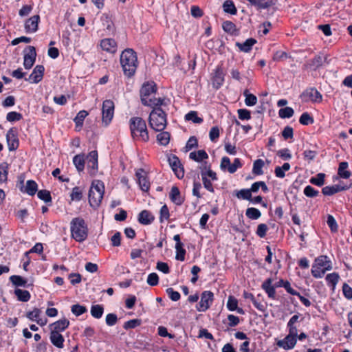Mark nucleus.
Masks as SVG:
<instances>
[{"label": "nucleus", "instance_id": "nucleus-11", "mask_svg": "<svg viewBox=\"0 0 352 352\" xmlns=\"http://www.w3.org/2000/svg\"><path fill=\"white\" fill-rule=\"evenodd\" d=\"M138 183L144 192H148L150 189V182L147 177V173L142 168L138 169L135 173Z\"/></svg>", "mask_w": 352, "mask_h": 352}, {"label": "nucleus", "instance_id": "nucleus-2", "mask_svg": "<svg viewBox=\"0 0 352 352\" xmlns=\"http://www.w3.org/2000/svg\"><path fill=\"white\" fill-rule=\"evenodd\" d=\"M120 63L124 75L133 76L138 65L136 52L131 48L124 50L120 55Z\"/></svg>", "mask_w": 352, "mask_h": 352}, {"label": "nucleus", "instance_id": "nucleus-10", "mask_svg": "<svg viewBox=\"0 0 352 352\" xmlns=\"http://www.w3.org/2000/svg\"><path fill=\"white\" fill-rule=\"evenodd\" d=\"M87 160L89 173L94 176L98 171V152L96 151H91L87 156Z\"/></svg>", "mask_w": 352, "mask_h": 352}, {"label": "nucleus", "instance_id": "nucleus-21", "mask_svg": "<svg viewBox=\"0 0 352 352\" xmlns=\"http://www.w3.org/2000/svg\"><path fill=\"white\" fill-rule=\"evenodd\" d=\"M154 219V216L146 210H142L138 215V221L142 225H149Z\"/></svg>", "mask_w": 352, "mask_h": 352}, {"label": "nucleus", "instance_id": "nucleus-28", "mask_svg": "<svg viewBox=\"0 0 352 352\" xmlns=\"http://www.w3.org/2000/svg\"><path fill=\"white\" fill-rule=\"evenodd\" d=\"M274 102H275V100L272 96H268L267 93L264 94L261 98V110H270Z\"/></svg>", "mask_w": 352, "mask_h": 352}, {"label": "nucleus", "instance_id": "nucleus-40", "mask_svg": "<svg viewBox=\"0 0 352 352\" xmlns=\"http://www.w3.org/2000/svg\"><path fill=\"white\" fill-rule=\"evenodd\" d=\"M223 11L230 14H236V8L232 1L227 0L223 4Z\"/></svg>", "mask_w": 352, "mask_h": 352}, {"label": "nucleus", "instance_id": "nucleus-9", "mask_svg": "<svg viewBox=\"0 0 352 352\" xmlns=\"http://www.w3.org/2000/svg\"><path fill=\"white\" fill-rule=\"evenodd\" d=\"M211 76L212 86L215 89H218L223 85L224 82L225 74L223 71L221 65H218L212 73Z\"/></svg>", "mask_w": 352, "mask_h": 352}, {"label": "nucleus", "instance_id": "nucleus-56", "mask_svg": "<svg viewBox=\"0 0 352 352\" xmlns=\"http://www.w3.org/2000/svg\"><path fill=\"white\" fill-rule=\"evenodd\" d=\"M114 111H102V121L105 126H107L113 117Z\"/></svg>", "mask_w": 352, "mask_h": 352}, {"label": "nucleus", "instance_id": "nucleus-48", "mask_svg": "<svg viewBox=\"0 0 352 352\" xmlns=\"http://www.w3.org/2000/svg\"><path fill=\"white\" fill-rule=\"evenodd\" d=\"M251 195L250 190L246 188L241 189L236 192V196L238 199L248 201L251 199Z\"/></svg>", "mask_w": 352, "mask_h": 352}, {"label": "nucleus", "instance_id": "nucleus-34", "mask_svg": "<svg viewBox=\"0 0 352 352\" xmlns=\"http://www.w3.org/2000/svg\"><path fill=\"white\" fill-rule=\"evenodd\" d=\"M14 294L17 297V299L22 302H28L30 298V294L27 290H23L21 289H16Z\"/></svg>", "mask_w": 352, "mask_h": 352}, {"label": "nucleus", "instance_id": "nucleus-60", "mask_svg": "<svg viewBox=\"0 0 352 352\" xmlns=\"http://www.w3.org/2000/svg\"><path fill=\"white\" fill-rule=\"evenodd\" d=\"M304 194L308 197H315L318 195L319 191L315 190L311 186H307L303 191Z\"/></svg>", "mask_w": 352, "mask_h": 352}, {"label": "nucleus", "instance_id": "nucleus-22", "mask_svg": "<svg viewBox=\"0 0 352 352\" xmlns=\"http://www.w3.org/2000/svg\"><path fill=\"white\" fill-rule=\"evenodd\" d=\"M346 189H347L346 187L340 185L327 186L322 189V192L324 195L331 196Z\"/></svg>", "mask_w": 352, "mask_h": 352}, {"label": "nucleus", "instance_id": "nucleus-19", "mask_svg": "<svg viewBox=\"0 0 352 352\" xmlns=\"http://www.w3.org/2000/svg\"><path fill=\"white\" fill-rule=\"evenodd\" d=\"M273 280L271 278L266 279L262 284L261 288L267 293L269 298H276V287L272 285Z\"/></svg>", "mask_w": 352, "mask_h": 352}, {"label": "nucleus", "instance_id": "nucleus-32", "mask_svg": "<svg viewBox=\"0 0 352 352\" xmlns=\"http://www.w3.org/2000/svg\"><path fill=\"white\" fill-rule=\"evenodd\" d=\"M88 116V111H78V113L74 119L76 123V127L79 131L83 124L85 118Z\"/></svg>", "mask_w": 352, "mask_h": 352}, {"label": "nucleus", "instance_id": "nucleus-37", "mask_svg": "<svg viewBox=\"0 0 352 352\" xmlns=\"http://www.w3.org/2000/svg\"><path fill=\"white\" fill-rule=\"evenodd\" d=\"M91 315L96 318L99 319L102 316V314L104 313V307L101 305H92L91 307Z\"/></svg>", "mask_w": 352, "mask_h": 352}, {"label": "nucleus", "instance_id": "nucleus-16", "mask_svg": "<svg viewBox=\"0 0 352 352\" xmlns=\"http://www.w3.org/2000/svg\"><path fill=\"white\" fill-rule=\"evenodd\" d=\"M296 344V337L287 335L284 339L278 340L277 345L284 349H292Z\"/></svg>", "mask_w": 352, "mask_h": 352}, {"label": "nucleus", "instance_id": "nucleus-6", "mask_svg": "<svg viewBox=\"0 0 352 352\" xmlns=\"http://www.w3.org/2000/svg\"><path fill=\"white\" fill-rule=\"evenodd\" d=\"M148 122L153 130L162 131L167 124L165 111H151Z\"/></svg>", "mask_w": 352, "mask_h": 352}, {"label": "nucleus", "instance_id": "nucleus-7", "mask_svg": "<svg viewBox=\"0 0 352 352\" xmlns=\"http://www.w3.org/2000/svg\"><path fill=\"white\" fill-rule=\"evenodd\" d=\"M214 294L210 291H204L201 295V300L197 305L196 308L198 311H206L209 309L213 302Z\"/></svg>", "mask_w": 352, "mask_h": 352}, {"label": "nucleus", "instance_id": "nucleus-3", "mask_svg": "<svg viewBox=\"0 0 352 352\" xmlns=\"http://www.w3.org/2000/svg\"><path fill=\"white\" fill-rule=\"evenodd\" d=\"M131 137L134 140L148 142L149 135L145 121L140 117H133L129 120Z\"/></svg>", "mask_w": 352, "mask_h": 352}, {"label": "nucleus", "instance_id": "nucleus-29", "mask_svg": "<svg viewBox=\"0 0 352 352\" xmlns=\"http://www.w3.org/2000/svg\"><path fill=\"white\" fill-rule=\"evenodd\" d=\"M299 318L298 315H294L287 323V327L289 328V334L290 336H298V329L297 327L294 325L296 322H298Z\"/></svg>", "mask_w": 352, "mask_h": 352}, {"label": "nucleus", "instance_id": "nucleus-4", "mask_svg": "<svg viewBox=\"0 0 352 352\" xmlns=\"http://www.w3.org/2000/svg\"><path fill=\"white\" fill-rule=\"evenodd\" d=\"M72 237L78 242L84 241L88 236V228L81 217L74 218L70 223Z\"/></svg>", "mask_w": 352, "mask_h": 352}, {"label": "nucleus", "instance_id": "nucleus-39", "mask_svg": "<svg viewBox=\"0 0 352 352\" xmlns=\"http://www.w3.org/2000/svg\"><path fill=\"white\" fill-rule=\"evenodd\" d=\"M245 215L248 218L253 220L258 219L261 217V213L257 208H248L245 211Z\"/></svg>", "mask_w": 352, "mask_h": 352}, {"label": "nucleus", "instance_id": "nucleus-51", "mask_svg": "<svg viewBox=\"0 0 352 352\" xmlns=\"http://www.w3.org/2000/svg\"><path fill=\"white\" fill-rule=\"evenodd\" d=\"M169 217V210L168 206L165 204L161 208L160 211V221L162 223L164 220H168Z\"/></svg>", "mask_w": 352, "mask_h": 352}, {"label": "nucleus", "instance_id": "nucleus-38", "mask_svg": "<svg viewBox=\"0 0 352 352\" xmlns=\"http://www.w3.org/2000/svg\"><path fill=\"white\" fill-rule=\"evenodd\" d=\"M243 95L245 97V102L247 106H253L257 102V98L249 92L248 89L243 91Z\"/></svg>", "mask_w": 352, "mask_h": 352}, {"label": "nucleus", "instance_id": "nucleus-57", "mask_svg": "<svg viewBox=\"0 0 352 352\" xmlns=\"http://www.w3.org/2000/svg\"><path fill=\"white\" fill-rule=\"evenodd\" d=\"M327 223L330 228L331 232H336L338 231V224L334 217L329 214L327 217Z\"/></svg>", "mask_w": 352, "mask_h": 352}, {"label": "nucleus", "instance_id": "nucleus-53", "mask_svg": "<svg viewBox=\"0 0 352 352\" xmlns=\"http://www.w3.org/2000/svg\"><path fill=\"white\" fill-rule=\"evenodd\" d=\"M82 198V192L79 187H74L71 193V199L73 201H78Z\"/></svg>", "mask_w": 352, "mask_h": 352}, {"label": "nucleus", "instance_id": "nucleus-36", "mask_svg": "<svg viewBox=\"0 0 352 352\" xmlns=\"http://www.w3.org/2000/svg\"><path fill=\"white\" fill-rule=\"evenodd\" d=\"M170 135L168 132L162 131L157 135V141L160 144L166 146L170 142Z\"/></svg>", "mask_w": 352, "mask_h": 352}, {"label": "nucleus", "instance_id": "nucleus-61", "mask_svg": "<svg viewBox=\"0 0 352 352\" xmlns=\"http://www.w3.org/2000/svg\"><path fill=\"white\" fill-rule=\"evenodd\" d=\"M267 230V226L265 223H261L258 226L256 233L259 237L264 238L266 236Z\"/></svg>", "mask_w": 352, "mask_h": 352}, {"label": "nucleus", "instance_id": "nucleus-46", "mask_svg": "<svg viewBox=\"0 0 352 352\" xmlns=\"http://www.w3.org/2000/svg\"><path fill=\"white\" fill-rule=\"evenodd\" d=\"M71 311L76 316H79L87 312V309L86 307L76 304L72 306Z\"/></svg>", "mask_w": 352, "mask_h": 352}, {"label": "nucleus", "instance_id": "nucleus-13", "mask_svg": "<svg viewBox=\"0 0 352 352\" xmlns=\"http://www.w3.org/2000/svg\"><path fill=\"white\" fill-rule=\"evenodd\" d=\"M27 50L28 52L24 54L23 66L26 69H30L35 63L36 52L33 46H28Z\"/></svg>", "mask_w": 352, "mask_h": 352}, {"label": "nucleus", "instance_id": "nucleus-18", "mask_svg": "<svg viewBox=\"0 0 352 352\" xmlns=\"http://www.w3.org/2000/svg\"><path fill=\"white\" fill-rule=\"evenodd\" d=\"M101 48L107 52L113 54L117 50L116 42L112 38H104L100 42Z\"/></svg>", "mask_w": 352, "mask_h": 352}, {"label": "nucleus", "instance_id": "nucleus-31", "mask_svg": "<svg viewBox=\"0 0 352 352\" xmlns=\"http://www.w3.org/2000/svg\"><path fill=\"white\" fill-rule=\"evenodd\" d=\"M73 162L78 172H81L85 168L84 155H76L73 158Z\"/></svg>", "mask_w": 352, "mask_h": 352}, {"label": "nucleus", "instance_id": "nucleus-64", "mask_svg": "<svg viewBox=\"0 0 352 352\" xmlns=\"http://www.w3.org/2000/svg\"><path fill=\"white\" fill-rule=\"evenodd\" d=\"M242 166V164L241 162L240 159L235 158L233 163L228 168V172L230 173H234L239 168Z\"/></svg>", "mask_w": 352, "mask_h": 352}, {"label": "nucleus", "instance_id": "nucleus-44", "mask_svg": "<svg viewBox=\"0 0 352 352\" xmlns=\"http://www.w3.org/2000/svg\"><path fill=\"white\" fill-rule=\"evenodd\" d=\"M324 173H318L316 177L310 179V183L318 186H322L324 184Z\"/></svg>", "mask_w": 352, "mask_h": 352}, {"label": "nucleus", "instance_id": "nucleus-45", "mask_svg": "<svg viewBox=\"0 0 352 352\" xmlns=\"http://www.w3.org/2000/svg\"><path fill=\"white\" fill-rule=\"evenodd\" d=\"M222 28L223 30L228 33L234 34L236 31V25L234 23L230 21H226L223 23Z\"/></svg>", "mask_w": 352, "mask_h": 352}, {"label": "nucleus", "instance_id": "nucleus-1", "mask_svg": "<svg viewBox=\"0 0 352 352\" xmlns=\"http://www.w3.org/2000/svg\"><path fill=\"white\" fill-rule=\"evenodd\" d=\"M156 85L153 82H145L140 89V97L142 104L151 107L153 110H161V107H167L170 100L166 98H153L152 96L156 92Z\"/></svg>", "mask_w": 352, "mask_h": 352}, {"label": "nucleus", "instance_id": "nucleus-41", "mask_svg": "<svg viewBox=\"0 0 352 352\" xmlns=\"http://www.w3.org/2000/svg\"><path fill=\"white\" fill-rule=\"evenodd\" d=\"M264 166V162L261 160H256L253 164L252 173L256 175H261L263 174V167Z\"/></svg>", "mask_w": 352, "mask_h": 352}, {"label": "nucleus", "instance_id": "nucleus-43", "mask_svg": "<svg viewBox=\"0 0 352 352\" xmlns=\"http://www.w3.org/2000/svg\"><path fill=\"white\" fill-rule=\"evenodd\" d=\"M183 243L175 244L176 256L175 258L178 261H183L185 259L186 250L183 248Z\"/></svg>", "mask_w": 352, "mask_h": 352}, {"label": "nucleus", "instance_id": "nucleus-5", "mask_svg": "<svg viewBox=\"0 0 352 352\" xmlns=\"http://www.w3.org/2000/svg\"><path fill=\"white\" fill-rule=\"evenodd\" d=\"M104 192V185L100 180L92 182L89 191V203L94 208H97L101 204Z\"/></svg>", "mask_w": 352, "mask_h": 352}, {"label": "nucleus", "instance_id": "nucleus-54", "mask_svg": "<svg viewBox=\"0 0 352 352\" xmlns=\"http://www.w3.org/2000/svg\"><path fill=\"white\" fill-rule=\"evenodd\" d=\"M141 324V320L140 319H132L124 322L123 327L126 330L129 329H134Z\"/></svg>", "mask_w": 352, "mask_h": 352}, {"label": "nucleus", "instance_id": "nucleus-42", "mask_svg": "<svg viewBox=\"0 0 352 352\" xmlns=\"http://www.w3.org/2000/svg\"><path fill=\"white\" fill-rule=\"evenodd\" d=\"M10 281L12 283L13 285L17 287H25L27 280L21 277V276L18 275H13L10 277Z\"/></svg>", "mask_w": 352, "mask_h": 352}, {"label": "nucleus", "instance_id": "nucleus-47", "mask_svg": "<svg viewBox=\"0 0 352 352\" xmlns=\"http://www.w3.org/2000/svg\"><path fill=\"white\" fill-rule=\"evenodd\" d=\"M38 197L45 203L52 202L50 192L47 190H41L37 193Z\"/></svg>", "mask_w": 352, "mask_h": 352}, {"label": "nucleus", "instance_id": "nucleus-17", "mask_svg": "<svg viewBox=\"0 0 352 352\" xmlns=\"http://www.w3.org/2000/svg\"><path fill=\"white\" fill-rule=\"evenodd\" d=\"M314 265L318 266L319 268H322L326 271H329L332 269L331 261L328 256L325 255H322L316 258Z\"/></svg>", "mask_w": 352, "mask_h": 352}, {"label": "nucleus", "instance_id": "nucleus-59", "mask_svg": "<svg viewBox=\"0 0 352 352\" xmlns=\"http://www.w3.org/2000/svg\"><path fill=\"white\" fill-rule=\"evenodd\" d=\"M166 292L168 297L173 300V301H177L180 299V294L178 292L175 291L173 288L169 287L166 289Z\"/></svg>", "mask_w": 352, "mask_h": 352}, {"label": "nucleus", "instance_id": "nucleus-15", "mask_svg": "<svg viewBox=\"0 0 352 352\" xmlns=\"http://www.w3.org/2000/svg\"><path fill=\"white\" fill-rule=\"evenodd\" d=\"M40 21L39 15H34L26 20L25 23V30L27 33L35 32L38 30V25Z\"/></svg>", "mask_w": 352, "mask_h": 352}, {"label": "nucleus", "instance_id": "nucleus-26", "mask_svg": "<svg viewBox=\"0 0 352 352\" xmlns=\"http://www.w3.org/2000/svg\"><path fill=\"white\" fill-rule=\"evenodd\" d=\"M169 197L170 200L177 205H181L184 201L181 197L179 190L177 186H173L171 188Z\"/></svg>", "mask_w": 352, "mask_h": 352}, {"label": "nucleus", "instance_id": "nucleus-25", "mask_svg": "<svg viewBox=\"0 0 352 352\" xmlns=\"http://www.w3.org/2000/svg\"><path fill=\"white\" fill-rule=\"evenodd\" d=\"M256 43V40L253 38H248L245 42L243 43H239L236 42V45L239 47L240 51H242L243 52H249L251 50L252 46Z\"/></svg>", "mask_w": 352, "mask_h": 352}, {"label": "nucleus", "instance_id": "nucleus-23", "mask_svg": "<svg viewBox=\"0 0 352 352\" xmlns=\"http://www.w3.org/2000/svg\"><path fill=\"white\" fill-rule=\"evenodd\" d=\"M38 190V185L34 180H28L26 182L25 186H21V190L28 193L29 195L33 196L36 194Z\"/></svg>", "mask_w": 352, "mask_h": 352}, {"label": "nucleus", "instance_id": "nucleus-52", "mask_svg": "<svg viewBox=\"0 0 352 352\" xmlns=\"http://www.w3.org/2000/svg\"><path fill=\"white\" fill-rule=\"evenodd\" d=\"M238 307V300L237 299L234 297L233 296H230L228 299L227 302V308L230 311H235V309H237Z\"/></svg>", "mask_w": 352, "mask_h": 352}, {"label": "nucleus", "instance_id": "nucleus-24", "mask_svg": "<svg viewBox=\"0 0 352 352\" xmlns=\"http://www.w3.org/2000/svg\"><path fill=\"white\" fill-rule=\"evenodd\" d=\"M50 339L51 342L57 348L61 349L63 347L65 340L60 333L51 331Z\"/></svg>", "mask_w": 352, "mask_h": 352}, {"label": "nucleus", "instance_id": "nucleus-14", "mask_svg": "<svg viewBox=\"0 0 352 352\" xmlns=\"http://www.w3.org/2000/svg\"><path fill=\"white\" fill-rule=\"evenodd\" d=\"M45 68L43 65H37L33 69L32 74L29 76L28 78H25V80H28L33 83L39 82L43 77Z\"/></svg>", "mask_w": 352, "mask_h": 352}, {"label": "nucleus", "instance_id": "nucleus-50", "mask_svg": "<svg viewBox=\"0 0 352 352\" xmlns=\"http://www.w3.org/2000/svg\"><path fill=\"white\" fill-rule=\"evenodd\" d=\"M186 120H192L194 123L200 124L203 122V119L198 117L196 111H190L185 116Z\"/></svg>", "mask_w": 352, "mask_h": 352}, {"label": "nucleus", "instance_id": "nucleus-20", "mask_svg": "<svg viewBox=\"0 0 352 352\" xmlns=\"http://www.w3.org/2000/svg\"><path fill=\"white\" fill-rule=\"evenodd\" d=\"M69 325V321L67 319L63 318L59 320L50 325L52 327L51 331L60 333V331H65Z\"/></svg>", "mask_w": 352, "mask_h": 352}, {"label": "nucleus", "instance_id": "nucleus-49", "mask_svg": "<svg viewBox=\"0 0 352 352\" xmlns=\"http://www.w3.org/2000/svg\"><path fill=\"white\" fill-rule=\"evenodd\" d=\"M299 122L302 125H309L314 123V118L311 115L305 112L300 117Z\"/></svg>", "mask_w": 352, "mask_h": 352}, {"label": "nucleus", "instance_id": "nucleus-63", "mask_svg": "<svg viewBox=\"0 0 352 352\" xmlns=\"http://www.w3.org/2000/svg\"><path fill=\"white\" fill-rule=\"evenodd\" d=\"M22 115L16 111H10L8 113L6 118L9 122L19 121L22 118Z\"/></svg>", "mask_w": 352, "mask_h": 352}, {"label": "nucleus", "instance_id": "nucleus-62", "mask_svg": "<svg viewBox=\"0 0 352 352\" xmlns=\"http://www.w3.org/2000/svg\"><path fill=\"white\" fill-rule=\"evenodd\" d=\"M159 283V277L156 273H151L147 278V283L151 286H155Z\"/></svg>", "mask_w": 352, "mask_h": 352}, {"label": "nucleus", "instance_id": "nucleus-8", "mask_svg": "<svg viewBox=\"0 0 352 352\" xmlns=\"http://www.w3.org/2000/svg\"><path fill=\"white\" fill-rule=\"evenodd\" d=\"M168 161L170 166L178 179H182L184 176V170L178 157L170 155Z\"/></svg>", "mask_w": 352, "mask_h": 352}, {"label": "nucleus", "instance_id": "nucleus-35", "mask_svg": "<svg viewBox=\"0 0 352 352\" xmlns=\"http://www.w3.org/2000/svg\"><path fill=\"white\" fill-rule=\"evenodd\" d=\"M347 168L348 163L346 162H342L340 163L338 173L340 177L348 179L350 177L351 173L346 170Z\"/></svg>", "mask_w": 352, "mask_h": 352}, {"label": "nucleus", "instance_id": "nucleus-33", "mask_svg": "<svg viewBox=\"0 0 352 352\" xmlns=\"http://www.w3.org/2000/svg\"><path fill=\"white\" fill-rule=\"evenodd\" d=\"M9 170V164L7 162H3L0 164V182H6L8 180V175Z\"/></svg>", "mask_w": 352, "mask_h": 352}, {"label": "nucleus", "instance_id": "nucleus-30", "mask_svg": "<svg viewBox=\"0 0 352 352\" xmlns=\"http://www.w3.org/2000/svg\"><path fill=\"white\" fill-rule=\"evenodd\" d=\"M191 160L200 162L208 158V155L204 150H199L197 152H191L189 155Z\"/></svg>", "mask_w": 352, "mask_h": 352}, {"label": "nucleus", "instance_id": "nucleus-55", "mask_svg": "<svg viewBox=\"0 0 352 352\" xmlns=\"http://www.w3.org/2000/svg\"><path fill=\"white\" fill-rule=\"evenodd\" d=\"M327 271L323 270L322 268H319L318 266L313 265L311 269V274L314 277L318 278H322Z\"/></svg>", "mask_w": 352, "mask_h": 352}, {"label": "nucleus", "instance_id": "nucleus-12", "mask_svg": "<svg viewBox=\"0 0 352 352\" xmlns=\"http://www.w3.org/2000/svg\"><path fill=\"white\" fill-rule=\"evenodd\" d=\"M6 140L8 149L10 151H15L19 147V139L16 134V130L11 128L6 134Z\"/></svg>", "mask_w": 352, "mask_h": 352}, {"label": "nucleus", "instance_id": "nucleus-58", "mask_svg": "<svg viewBox=\"0 0 352 352\" xmlns=\"http://www.w3.org/2000/svg\"><path fill=\"white\" fill-rule=\"evenodd\" d=\"M339 278L338 274L334 272L327 274L326 276V280L333 287H335L339 280Z\"/></svg>", "mask_w": 352, "mask_h": 352}, {"label": "nucleus", "instance_id": "nucleus-27", "mask_svg": "<svg viewBox=\"0 0 352 352\" xmlns=\"http://www.w3.org/2000/svg\"><path fill=\"white\" fill-rule=\"evenodd\" d=\"M303 96L313 102H319L322 99L321 94L317 89L314 88L307 90L304 93Z\"/></svg>", "mask_w": 352, "mask_h": 352}]
</instances>
